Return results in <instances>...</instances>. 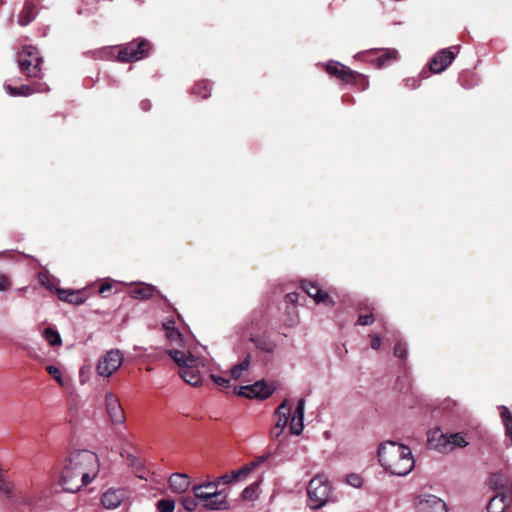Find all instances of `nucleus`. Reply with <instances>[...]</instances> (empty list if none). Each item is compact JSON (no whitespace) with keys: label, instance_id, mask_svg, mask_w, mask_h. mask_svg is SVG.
I'll return each mask as SVG.
<instances>
[{"label":"nucleus","instance_id":"obj_26","mask_svg":"<svg viewBox=\"0 0 512 512\" xmlns=\"http://www.w3.org/2000/svg\"><path fill=\"white\" fill-rule=\"evenodd\" d=\"M156 292V288L151 285L141 284L139 286L133 287L130 290V295L139 300H146L152 297Z\"/></svg>","mask_w":512,"mask_h":512},{"label":"nucleus","instance_id":"obj_17","mask_svg":"<svg viewBox=\"0 0 512 512\" xmlns=\"http://www.w3.org/2000/svg\"><path fill=\"white\" fill-rule=\"evenodd\" d=\"M455 54L449 49H443L437 53L430 62V70L440 73L445 70L454 60Z\"/></svg>","mask_w":512,"mask_h":512},{"label":"nucleus","instance_id":"obj_22","mask_svg":"<svg viewBox=\"0 0 512 512\" xmlns=\"http://www.w3.org/2000/svg\"><path fill=\"white\" fill-rule=\"evenodd\" d=\"M489 484L494 490H502V493L511 494L512 481L504 473H494L491 475Z\"/></svg>","mask_w":512,"mask_h":512},{"label":"nucleus","instance_id":"obj_28","mask_svg":"<svg viewBox=\"0 0 512 512\" xmlns=\"http://www.w3.org/2000/svg\"><path fill=\"white\" fill-rule=\"evenodd\" d=\"M264 460L265 457H260L258 460L253 461L236 471H233L232 473L235 481L245 478L257 465H259V463L263 462Z\"/></svg>","mask_w":512,"mask_h":512},{"label":"nucleus","instance_id":"obj_19","mask_svg":"<svg viewBox=\"0 0 512 512\" xmlns=\"http://www.w3.org/2000/svg\"><path fill=\"white\" fill-rule=\"evenodd\" d=\"M168 485L172 492L182 494L190 486V477L185 473H173L168 478Z\"/></svg>","mask_w":512,"mask_h":512},{"label":"nucleus","instance_id":"obj_46","mask_svg":"<svg viewBox=\"0 0 512 512\" xmlns=\"http://www.w3.org/2000/svg\"><path fill=\"white\" fill-rule=\"evenodd\" d=\"M371 348L374 350H378L381 346V338L378 335H371Z\"/></svg>","mask_w":512,"mask_h":512},{"label":"nucleus","instance_id":"obj_21","mask_svg":"<svg viewBox=\"0 0 512 512\" xmlns=\"http://www.w3.org/2000/svg\"><path fill=\"white\" fill-rule=\"evenodd\" d=\"M56 293L60 300L70 304L80 305L86 301L82 290L56 289Z\"/></svg>","mask_w":512,"mask_h":512},{"label":"nucleus","instance_id":"obj_10","mask_svg":"<svg viewBox=\"0 0 512 512\" xmlns=\"http://www.w3.org/2000/svg\"><path fill=\"white\" fill-rule=\"evenodd\" d=\"M175 323L174 317L171 319L166 318L165 321L162 322V331L165 332V338L172 346L170 349L185 350L184 337L179 329L175 327Z\"/></svg>","mask_w":512,"mask_h":512},{"label":"nucleus","instance_id":"obj_49","mask_svg":"<svg viewBox=\"0 0 512 512\" xmlns=\"http://www.w3.org/2000/svg\"><path fill=\"white\" fill-rule=\"evenodd\" d=\"M286 300L290 303H295L298 300V295L296 293H288L286 295Z\"/></svg>","mask_w":512,"mask_h":512},{"label":"nucleus","instance_id":"obj_36","mask_svg":"<svg viewBox=\"0 0 512 512\" xmlns=\"http://www.w3.org/2000/svg\"><path fill=\"white\" fill-rule=\"evenodd\" d=\"M46 370L58 384H60L61 386L65 385L62 372L58 367L54 365H49L46 367Z\"/></svg>","mask_w":512,"mask_h":512},{"label":"nucleus","instance_id":"obj_24","mask_svg":"<svg viewBox=\"0 0 512 512\" xmlns=\"http://www.w3.org/2000/svg\"><path fill=\"white\" fill-rule=\"evenodd\" d=\"M36 9L31 0H25L23 8L18 16V24L21 26L29 25L36 18Z\"/></svg>","mask_w":512,"mask_h":512},{"label":"nucleus","instance_id":"obj_7","mask_svg":"<svg viewBox=\"0 0 512 512\" xmlns=\"http://www.w3.org/2000/svg\"><path fill=\"white\" fill-rule=\"evenodd\" d=\"M151 44L145 39H135L120 47L117 59L120 62L128 63L139 61L148 56Z\"/></svg>","mask_w":512,"mask_h":512},{"label":"nucleus","instance_id":"obj_1","mask_svg":"<svg viewBox=\"0 0 512 512\" xmlns=\"http://www.w3.org/2000/svg\"><path fill=\"white\" fill-rule=\"evenodd\" d=\"M98 456L89 450H77L64 460L59 483L70 493L90 484L99 472Z\"/></svg>","mask_w":512,"mask_h":512},{"label":"nucleus","instance_id":"obj_27","mask_svg":"<svg viewBox=\"0 0 512 512\" xmlns=\"http://www.w3.org/2000/svg\"><path fill=\"white\" fill-rule=\"evenodd\" d=\"M500 409L502 423L505 427V435L506 437L509 438V441L507 442L506 446L510 447L512 445V414L510 410L505 406H501Z\"/></svg>","mask_w":512,"mask_h":512},{"label":"nucleus","instance_id":"obj_33","mask_svg":"<svg viewBox=\"0 0 512 512\" xmlns=\"http://www.w3.org/2000/svg\"><path fill=\"white\" fill-rule=\"evenodd\" d=\"M193 93L202 99H206L210 95V86L207 81H201L195 84Z\"/></svg>","mask_w":512,"mask_h":512},{"label":"nucleus","instance_id":"obj_43","mask_svg":"<svg viewBox=\"0 0 512 512\" xmlns=\"http://www.w3.org/2000/svg\"><path fill=\"white\" fill-rule=\"evenodd\" d=\"M407 351L405 345L397 343L394 347V355L403 359L406 357Z\"/></svg>","mask_w":512,"mask_h":512},{"label":"nucleus","instance_id":"obj_37","mask_svg":"<svg viewBox=\"0 0 512 512\" xmlns=\"http://www.w3.org/2000/svg\"><path fill=\"white\" fill-rule=\"evenodd\" d=\"M196 499L197 498H195V497L193 498L190 496L183 497L181 500V505L186 511L193 512L196 510V508L198 506V502L196 501Z\"/></svg>","mask_w":512,"mask_h":512},{"label":"nucleus","instance_id":"obj_41","mask_svg":"<svg viewBox=\"0 0 512 512\" xmlns=\"http://www.w3.org/2000/svg\"><path fill=\"white\" fill-rule=\"evenodd\" d=\"M210 378L213 380L215 384L222 388H228L230 386V380L221 376H217L214 374L210 375Z\"/></svg>","mask_w":512,"mask_h":512},{"label":"nucleus","instance_id":"obj_32","mask_svg":"<svg viewBox=\"0 0 512 512\" xmlns=\"http://www.w3.org/2000/svg\"><path fill=\"white\" fill-rule=\"evenodd\" d=\"M252 341L259 349L265 352L271 353L276 349V344L271 340L264 338H252Z\"/></svg>","mask_w":512,"mask_h":512},{"label":"nucleus","instance_id":"obj_39","mask_svg":"<svg viewBox=\"0 0 512 512\" xmlns=\"http://www.w3.org/2000/svg\"><path fill=\"white\" fill-rule=\"evenodd\" d=\"M347 483L352 486L359 488L363 484L362 478L358 474H349L346 479Z\"/></svg>","mask_w":512,"mask_h":512},{"label":"nucleus","instance_id":"obj_35","mask_svg":"<svg viewBox=\"0 0 512 512\" xmlns=\"http://www.w3.org/2000/svg\"><path fill=\"white\" fill-rule=\"evenodd\" d=\"M13 485L11 482L7 481L5 477L0 479V495L10 498L13 494Z\"/></svg>","mask_w":512,"mask_h":512},{"label":"nucleus","instance_id":"obj_51","mask_svg":"<svg viewBox=\"0 0 512 512\" xmlns=\"http://www.w3.org/2000/svg\"><path fill=\"white\" fill-rule=\"evenodd\" d=\"M83 374H84V367L80 369V373H79L80 383H81V384H84V383L86 382V380H85V379H82Z\"/></svg>","mask_w":512,"mask_h":512},{"label":"nucleus","instance_id":"obj_18","mask_svg":"<svg viewBox=\"0 0 512 512\" xmlns=\"http://www.w3.org/2000/svg\"><path fill=\"white\" fill-rule=\"evenodd\" d=\"M304 411H305V400L302 398L298 401L297 406L292 414L289 423L290 433L293 435H300L303 431L304 424Z\"/></svg>","mask_w":512,"mask_h":512},{"label":"nucleus","instance_id":"obj_8","mask_svg":"<svg viewBox=\"0 0 512 512\" xmlns=\"http://www.w3.org/2000/svg\"><path fill=\"white\" fill-rule=\"evenodd\" d=\"M124 361V355L119 349H110L102 355L96 364V372L99 377L110 378L119 370Z\"/></svg>","mask_w":512,"mask_h":512},{"label":"nucleus","instance_id":"obj_13","mask_svg":"<svg viewBox=\"0 0 512 512\" xmlns=\"http://www.w3.org/2000/svg\"><path fill=\"white\" fill-rule=\"evenodd\" d=\"M291 412V407L289 405V401L285 399L276 409L275 416L277 417V421L275 425L271 429V436L272 438H279L288 423L289 416Z\"/></svg>","mask_w":512,"mask_h":512},{"label":"nucleus","instance_id":"obj_3","mask_svg":"<svg viewBox=\"0 0 512 512\" xmlns=\"http://www.w3.org/2000/svg\"><path fill=\"white\" fill-rule=\"evenodd\" d=\"M168 355L178 366L179 376L189 385L200 387L203 380L200 368L204 367L203 361L193 356L189 351L167 349Z\"/></svg>","mask_w":512,"mask_h":512},{"label":"nucleus","instance_id":"obj_6","mask_svg":"<svg viewBox=\"0 0 512 512\" xmlns=\"http://www.w3.org/2000/svg\"><path fill=\"white\" fill-rule=\"evenodd\" d=\"M308 505L312 509L324 506L330 498L331 485L324 475H316L308 484Z\"/></svg>","mask_w":512,"mask_h":512},{"label":"nucleus","instance_id":"obj_5","mask_svg":"<svg viewBox=\"0 0 512 512\" xmlns=\"http://www.w3.org/2000/svg\"><path fill=\"white\" fill-rule=\"evenodd\" d=\"M195 498L204 501L207 510H224L228 507L227 496L217 488L216 482H206L192 488Z\"/></svg>","mask_w":512,"mask_h":512},{"label":"nucleus","instance_id":"obj_38","mask_svg":"<svg viewBox=\"0 0 512 512\" xmlns=\"http://www.w3.org/2000/svg\"><path fill=\"white\" fill-rule=\"evenodd\" d=\"M258 483L254 482L243 490L242 496L246 500H253L257 496Z\"/></svg>","mask_w":512,"mask_h":512},{"label":"nucleus","instance_id":"obj_15","mask_svg":"<svg viewBox=\"0 0 512 512\" xmlns=\"http://www.w3.org/2000/svg\"><path fill=\"white\" fill-rule=\"evenodd\" d=\"M4 89L10 96H29L34 93L48 92L49 86L44 82H35L31 85H21L19 87H13L5 83Z\"/></svg>","mask_w":512,"mask_h":512},{"label":"nucleus","instance_id":"obj_44","mask_svg":"<svg viewBox=\"0 0 512 512\" xmlns=\"http://www.w3.org/2000/svg\"><path fill=\"white\" fill-rule=\"evenodd\" d=\"M232 481H235V479L233 477V473L224 474V475L218 477L214 482L217 483V487H218L220 484H228V483H231Z\"/></svg>","mask_w":512,"mask_h":512},{"label":"nucleus","instance_id":"obj_16","mask_svg":"<svg viewBox=\"0 0 512 512\" xmlns=\"http://www.w3.org/2000/svg\"><path fill=\"white\" fill-rule=\"evenodd\" d=\"M126 497L124 489L110 488L102 494L101 503L106 509H116Z\"/></svg>","mask_w":512,"mask_h":512},{"label":"nucleus","instance_id":"obj_48","mask_svg":"<svg viewBox=\"0 0 512 512\" xmlns=\"http://www.w3.org/2000/svg\"><path fill=\"white\" fill-rule=\"evenodd\" d=\"M9 286V281L5 275L0 274V291H5Z\"/></svg>","mask_w":512,"mask_h":512},{"label":"nucleus","instance_id":"obj_40","mask_svg":"<svg viewBox=\"0 0 512 512\" xmlns=\"http://www.w3.org/2000/svg\"><path fill=\"white\" fill-rule=\"evenodd\" d=\"M38 278L43 286H45L49 290H53L55 288L53 281L50 277L43 272H40Z\"/></svg>","mask_w":512,"mask_h":512},{"label":"nucleus","instance_id":"obj_34","mask_svg":"<svg viewBox=\"0 0 512 512\" xmlns=\"http://www.w3.org/2000/svg\"><path fill=\"white\" fill-rule=\"evenodd\" d=\"M128 461H129V464L131 466L135 467L137 476L140 479H145L146 481H148L147 473H146V471L144 469L142 471L141 463L137 460V458L135 456L129 455L128 456Z\"/></svg>","mask_w":512,"mask_h":512},{"label":"nucleus","instance_id":"obj_45","mask_svg":"<svg viewBox=\"0 0 512 512\" xmlns=\"http://www.w3.org/2000/svg\"><path fill=\"white\" fill-rule=\"evenodd\" d=\"M374 322V317L372 314L370 315H361L359 316L357 323L358 325L366 326L370 325Z\"/></svg>","mask_w":512,"mask_h":512},{"label":"nucleus","instance_id":"obj_29","mask_svg":"<svg viewBox=\"0 0 512 512\" xmlns=\"http://www.w3.org/2000/svg\"><path fill=\"white\" fill-rule=\"evenodd\" d=\"M250 356H246L239 364H236L231 369V376L234 380H239L243 374L248 371L250 367Z\"/></svg>","mask_w":512,"mask_h":512},{"label":"nucleus","instance_id":"obj_2","mask_svg":"<svg viewBox=\"0 0 512 512\" xmlns=\"http://www.w3.org/2000/svg\"><path fill=\"white\" fill-rule=\"evenodd\" d=\"M378 460L385 471L395 476H406L415 466L411 449L394 441H386L380 444Z\"/></svg>","mask_w":512,"mask_h":512},{"label":"nucleus","instance_id":"obj_14","mask_svg":"<svg viewBox=\"0 0 512 512\" xmlns=\"http://www.w3.org/2000/svg\"><path fill=\"white\" fill-rule=\"evenodd\" d=\"M417 512H448L446 503L434 495H422L416 504Z\"/></svg>","mask_w":512,"mask_h":512},{"label":"nucleus","instance_id":"obj_12","mask_svg":"<svg viewBox=\"0 0 512 512\" xmlns=\"http://www.w3.org/2000/svg\"><path fill=\"white\" fill-rule=\"evenodd\" d=\"M235 392L237 395L247 398L266 399L273 393V390L264 381H257L252 385L236 388Z\"/></svg>","mask_w":512,"mask_h":512},{"label":"nucleus","instance_id":"obj_52","mask_svg":"<svg viewBox=\"0 0 512 512\" xmlns=\"http://www.w3.org/2000/svg\"><path fill=\"white\" fill-rule=\"evenodd\" d=\"M155 507L158 511H160V500H158L156 503H155Z\"/></svg>","mask_w":512,"mask_h":512},{"label":"nucleus","instance_id":"obj_47","mask_svg":"<svg viewBox=\"0 0 512 512\" xmlns=\"http://www.w3.org/2000/svg\"><path fill=\"white\" fill-rule=\"evenodd\" d=\"M112 288V280L107 279L105 280L99 287V293L104 294L106 291L110 290Z\"/></svg>","mask_w":512,"mask_h":512},{"label":"nucleus","instance_id":"obj_9","mask_svg":"<svg viewBox=\"0 0 512 512\" xmlns=\"http://www.w3.org/2000/svg\"><path fill=\"white\" fill-rule=\"evenodd\" d=\"M42 58L33 46H25L18 55L21 71L28 77H39L41 73Z\"/></svg>","mask_w":512,"mask_h":512},{"label":"nucleus","instance_id":"obj_25","mask_svg":"<svg viewBox=\"0 0 512 512\" xmlns=\"http://www.w3.org/2000/svg\"><path fill=\"white\" fill-rule=\"evenodd\" d=\"M302 288L311 298H313L316 301V303H325L326 301L329 300L328 294L326 292H323L313 282L303 281Z\"/></svg>","mask_w":512,"mask_h":512},{"label":"nucleus","instance_id":"obj_30","mask_svg":"<svg viewBox=\"0 0 512 512\" xmlns=\"http://www.w3.org/2000/svg\"><path fill=\"white\" fill-rule=\"evenodd\" d=\"M398 57V52L394 49H388L385 52H383L378 58H377V66L383 67L385 65L390 64L392 61L396 60Z\"/></svg>","mask_w":512,"mask_h":512},{"label":"nucleus","instance_id":"obj_42","mask_svg":"<svg viewBox=\"0 0 512 512\" xmlns=\"http://www.w3.org/2000/svg\"><path fill=\"white\" fill-rule=\"evenodd\" d=\"M175 502L171 499H162V512H174Z\"/></svg>","mask_w":512,"mask_h":512},{"label":"nucleus","instance_id":"obj_50","mask_svg":"<svg viewBox=\"0 0 512 512\" xmlns=\"http://www.w3.org/2000/svg\"><path fill=\"white\" fill-rule=\"evenodd\" d=\"M140 107L144 111H148L151 108V103L149 100H143L140 103Z\"/></svg>","mask_w":512,"mask_h":512},{"label":"nucleus","instance_id":"obj_31","mask_svg":"<svg viewBox=\"0 0 512 512\" xmlns=\"http://www.w3.org/2000/svg\"><path fill=\"white\" fill-rule=\"evenodd\" d=\"M42 335L51 346L60 345L62 343L60 334L51 327L45 328Z\"/></svg>","mask_w":512,"mask_h":512},{"label":"nucleus","instance_id":"obj_11","mask_svg":"<svg viewBox=\"0 0 512 512\" xmlns=\"http://www.w3.org/2000/svg\"><path fill=\"white\" fill-rule=\"evenodd\" d=\"M106 412L114 424H122L125 421V414L119 398L113 392H106L104 397Z\"/></svg>","mask_w":512,"mask_h":512},{"label":"nucleus","instance_id":"obj_4","mask_svg":"<svg viewBox=\"0 0 512 512\" xmlns=\"http://www.w3.org/2000/svg\"><path fill=\"white\" fill-rule=\"evenodd\" d=\"M427 442L431 449L445 454L468 445L466 434H445L440 428H434L428 432Z\"/></svg>","mask_w":512,"mask_h":512},{"label":"nucleus","instance_id":"obj_20","mask_svg":"<svg viewBox=\"0 0 512 512\" xmlns=\"http://www.w3.org/2000/svg\"><path fill=\"white\" fill-rule=\"evenodd\" d=\"M326 70L329 74L344 81H350L354 78V72L350 68L336 61H330L326 66Z\"/></svg>","mask_w":512,"mask_h":512},{"label":"nucleus","instance_id":"obj_23","mask_svg":"<svg viewBox=\"0 0 512 512\" xmlns=\"http://www.w3.org/2000/svg\"><path fill=\"white\" fill-rule=\"evenodd\" d=\"M511 494L499 493L494 496L487 505L488 512H503L504 509L511 503Z\"/></svg>","mask_w":512,"mask_h":512}]
</instances>
